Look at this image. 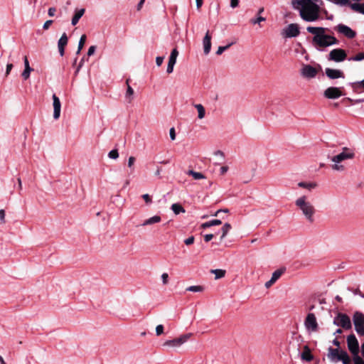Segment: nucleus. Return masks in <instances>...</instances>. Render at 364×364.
I'll return each instance as SVG.
<instances>
[{
	"instance_id": "36",
	"label": "nucleus",
	"mask_w": 364,
	"mask_h": 364,
	"mask_svg": "<svg viewBox=\"0 0 364 364\" xmlns=\"http://www.w3.org/2000/svg\"><path fill=\"white\" fill-rule=\"evenodd\" d=\"M232 44H233V43H230L225 46H219L218 48V50L216 51V54L218 55H221L225 50H226L228 48H229Z\"/></svg>"
},
{
	"instance_id": "18",
	"label": "nucleus",
	"mask_w": 364,
	"mask_h": 364,
	"mask_svg": "<svg viewBox=\"0 0 364 364\" xmlns=\"http://www.w3.org/2000/svg\"><path fill=\"white\" fill-rule=\"evenodd\" d=\"M68 36L65 33H63L58 42V51L60 56H63L65 53V47L68 44Z\"/></svg>"
},
{
	"instance_id": "50",
	"label": "nucleus",
	"mask_w": 364,
	"mask_h": 364,
	"mask_svg": "<svg viewBox=\"0 0 364 364\" xmlns=\"http://www.w3.org/2000/svg\"><path fill=\"white\" fill-rule=\"evenodd\" d=\"M95 50H96V46H90L89 48V49H88V51H87V55L88 56L92 55L95 53Z\"/></svg>"
},
{
	"instance_id": "7",
	"label": "nucleus",
	"mask_w": 364,
	"mask_h": 364,
	"mask_svg": "<svg viewBox=\"0 0 364 364\" xmlns=\"http://www.w3.org/2000/svg\"><path fill=\"white\" fill-rule=\"evenodd\" d=\"M353 321L358 334L364 335V314L360 311H356L353 314Z\"/></svg>"
},
{
	"instance_id": "32",
	"label": "nucleus",
	"mask_w": 364,
	"mask_h": 364,
	"mask_svg": "<svg viewBox=\"0 0 364 364\" xmlns=\"http://www.w3.org/2000/svg\"><path fill=\"white\" fill-rule=\"evenodd\" d=\"M348 6H350V8L353 11H357V12H359V13L363 12V9H362V6L360 4H357V3L351 4L350 2V4H348Z\"/></svg>"
},
{
	"instance_id": "38",
	"label": "nucleus",
	"mask_w": 364,
	"mask_h": 364,
	"mask_svg": "<svg viewBox=\"0 0 364 364\" xmlns=\"http://www.w3.org/2000/svg\"><path fill=\"white\" fill-rule=\"evenodd\" d=\"M108 156L110 159H117L119 157V153L117 149L111 150L108 154Z\"/></svg>"
},
{
	"instance_id": "3",
	"label": "nucleus",
	"mask_w": 364,
	"mask_h": 364,
	"mask_svg": "<svg viewBox=\"0 0 364 364\" xmlns=\"http://www.w3.org/2000/svg\"><path fill=\"white\" fill-rule=\"evenodd\" d=\"M355 156V153L353 149L348 147H343L342 152L331 157V161L334 163L332 165V168L334 171H343L345 167L341 164L343 161L347 159H352Z\"/></svg>"
},
{
	"instance_id": "28",
	"label": "nucleus",
	"mask_w": 364,
	"mask_h": 364,
	"mask_svg": "<svg viewBox=\"0 0 364 364\" xmlns=\"http://www.w3.org/2000/svg\"><path fill=\"white\" fill-rule=\"evenodd\" d=\"M210 272L212 274H215V278L216 279L223 278L225 275V270L220 269H212V270H210Z\"/></svg>"
},
{
	"instance_id": "54",
	"label": "nucleus",
	"mask_w": 364,
	"mask_h": 364,
	"mask_svg": "<svg viewBox=\"0 0 364 364\" xmlns=\"http://www.w3.org/2000/svg\"><path fill=\"white\" fill-rule=\"evenodd\" d=\"M174 65L168 63L166 72L168 74H171L173 71Z\"/></svg>"
},
{
	"instance_id": "5",
	"label": "nucleus",
	"mask_w": 364,
	"mask_h": 364,
	"mask_svg": "<svg viewBox=\"0 0 364 364\" xmlns=\"http://www.w3.org/2000/svg\"><path fill=\"white\" fill-rule=\"evenodd\" d=\"M327 357L333 363L341 361L343 364H351V360L348 353L341 348L329 347L328 348Z\"/></svg>"
},
{
	"instance_id": "35",
	"label": "nucleus",
	"mask_w": 364,
	"mask_h": 364,
	"mask_svg": "<svg viewBox=\"0 0 364 364\" xmlns=\"http://www.w3.org/2000/svg\"><path fill=\"white\" fill-rule=\"evenodd\" d=\"M364 60V53H359L355 56L350 57L348 58V60L351 61H360Z\"/></svg>"
},
{
	"instance_id": "40",
	"label": "nucleus",
	"mask_w": 364,
	"mask_h": 364,
	"mask_svg": "<svg viewBox=\"0 0 364 364\" xmlns=\"http://www.w3.org/2000/svg\"><path fill=\"white\" fill-rule=\"evenodd\" d=\"M264 21H265V18H264L262 16H258L257 18H252L250 20V22L252 24H256V23H259L260 22Z\"/></svg>"
},
{
	"instance_id": "51",
	"label": "nucleus",
	"mask_w": 364,
	"mask_h": 364,
	"mask_svg": "<svg viewBox=\"0 0 364 364\" xmlns=\"http://www.w3.org/2000/svg\"><path fill=\"white\" fill-rule=\"evenodd\" d=\"M210 223L211 227L214 226V225H219L222 224V221L220 220H218V219L210 220Z\"/></svg>"
},
{
	"instance_id": "25",
	"label": "nucleus",
	"mask_w": 364,
	"mask_h": 364,
	"mask_svg": "<svg viewBox=\"0 0 364 364\" xmlns=\"http://www.w3.org/2000/svg\"><path fill=\"white\" fill-rule=\"evenodd\" d=\"M195 108L198 111V119H201L204 118L205 115V110L204 107L201 104H196L194 105Z\"/></svg>"
},
{
	"instance_id": "34",
	"label": "nucleus",
	"mask_w": 364,
	"mask_h": 364,
	"mask_svg": "<svg viewBox=\"0 0 364 364\" xmlns=\"http://www.w3.org/2000/svg\"><path fill=\"white\" fill-rule=\"evenodd\" d=\"M285 269H279L274 271L272 273V277L274 278V279H279V278L282 276V274L284 272Z\"/></svg>"
},
{
	"instance_id": "30",
	"label": "nucleus",
	"mask_w": 364,
	"mask_h": 364,
	"mask_svg": "<svg viewBox=\"0 0 364 364\" xmlns=\"http://www.w3.org/2000/svg\"><path fill=\"white\" fill-rule=\"evenodd\" d=\"M298 186L301 188H306L311 190L316 187V184L315 183H306V182H299Z\"/></svg>"
},
{
	"instance_id": "58",
	"label": "nucleus",
	"mask_w": 364,
	"mask_h": 364,
	"mask_svg": "<svg viewBox=\"0 0 364 364\" xmlns=\"http://www.w3.org/2000/svg\"><path fill=\"white\" fill-rule=\"evenodd\" d=\"M178 55V51L177 50V48H173L171 53V55L170 56H172V57H176L177 58Z\"/></svg>"
},
{
	"instance_id": "27",
	"label": "nucleus",
	"mask_w": 364,
	"mask_h": 364,
	"mask_svg": "<svg viewBox=\"0 0 364 364\" xmlns=\"http://www.w3.org/2000/svg\"><path fill=\"white\" fill-rule=\"evenodd\" d=\"M187 174L189 175V176H193V178L196 180H199V179H203V178H205V176L200 173V172H196V171H194L193 170H189L188 172H187Z\"/></svg>"
},
{
	"instance_id": "2",
	"label": "nucleus",
	"mask_w": 364,
	"mask_h": 364,
	"mask_svg": "<svg viewBox=\"0 0 364 364\" xmlns=\"http://www.w3.org/2000/svg\"><path fill=\"white\" fill-rule=\"evenodd\" d=\"M306 30L314 34L313 43L319 47H328L338 44V40L330 35L326 34V28L323 27L308 26Z\"/></svg>"
},
{
	"instance_id": "24",
	"label": "nucleus",
	"mask_w": 364,
	"mask_h": 364,
	"mask_svg": "<svg viewBox=\"0 0 364 364\" xmlns=\"http://www.w3.org/2000/svg\"><path fill=\"white\" fill-rule=\"evenodd\" d=\"M171 209L172 210V211L176 215H178L180 213H183L186 212V210L183 208V207L181 204H179V203H173V204H172V205L171 207Z\"/></svg>"
},
{
	"instance_id": "26",
	"label": "nucleus",
	"mask_w": 364,
	"mask_h": 364,
	"mask_svg": "<svg viewBox=\"0 0 364 364\" xmlns=\"http://www.w3.org/2000/svg\"><path fill=\"white\" fill-rule=\"evenodd\" d=\"M350 85L355 92H358L360 89L364 88V79L361 81L352 82Z\"/></svg>"
},
{
	"instance_id": "29",
	"label": "nucleus",
	"mask_w": 364,
	"mask_h": 364,
	"mask_svg": "<svg viewBox=\"0 0 364 364\" xmlns=\"http://www.w3.org/2000/svg\"><path fill=\"white\" fill-rule=\"evenodd\" d=\"M231 228L232 227L229 223H225L223 226V228H221L222 235L220 237V240H223L225 237L228 232L230 230Z\"/></svg>"
},
{
	"instance_id": "42",
	"label": "nucleus",
	"mask_w": 364,
	"mask_h": 364,
	"mask_svg": "<svg viewBox=\"0 0 364 364\" xmlns=\"http://www.w3.org/2000/svg\"><path fill=\"white\" fill-rule=\"evenodd\" d=\"M142 198L145 200L146 204H150L152 202L151 198L148 193L142 195Z\"/></svg>"
},
{
	"instance_id": "20",
	"label": "nucleus",
	"mask_w": 364,
	"mask_h": 364,
	"mask_svg": "<svg viewBox=\"0 0 364 364\" xmlns=\"http://www.w3.org/2000/svg\"><path fill=\"white\" fill-rule=\"evenodd\" d=\"M23 63H24V70L23 71L21 76L25 80H26L29 78L30 74L33 71V68H31L29 65V62H28L27 56H24Z\"/></svg>"
},
{
	"instance_id": "57",
	"label": "nucleus",
	"mask_w": 364,
	"mask_h": 364,
	"mask_svg": "<svg viewBox=\"0 0 364 364\" xmlns=\"http://www.w3.org/2000/svg\"><path fill=\"white\" fill-rule=\"evenodd\" d=\"M176 59H177V58H176V57L169 56L168 63L173 64L175 65V64L176 63Z\"/></svg>"
},
{
	"instance_id": "19",
	"label": "nucleus",
	"mask_w": 364,
	"mask_h": 364,
	"mask_svg": "<svg viewBox=\"0 0 364 364\" xmlns=\"http://www.w3.org/2000/svg\"><path fill=\"white\" fill-rule=\"evenodd\" d=\"M203 44L204 53L205 55H208L211 49V36L209 33V31H207V33H205V36L203 40Z\"/></svg>"
},
{
	"instance_id": "64",
	"label": "nucleus",
	"mask_w": 364,
	"mask_h": 364,
	"mask_svg": "<svg viewBox=\"0 0 364 364\" xmlns=\"http://www.w3.org/2000/svg\"><path fill=\"white\" fill-rule=\"evenodd\" d=\"M197 9H200L203 4V0H196Z\"/></svg>"
},
{
	"instance_id": "59",
	"label": "nucleus",
	"mask_w": 364,
	"mask_h": 364,
	"mask_svg": "<svg viewBox=\"0 0 364 364\" xmlns=\"http://www.w3.org/2000/svg\"><path fill=\"white\" fill-rule=\"evenodd\" d=\"M145 2V0H140L139 2L138 3L137 6H136V9L137 11H140L144 5Z\"/></svg>"
},
{
	"instance_id": "60",
	"label": "nucleus",
	"mask_w": 364,
	"mask_h": 364,
	"mask_svg": "<svg viewBox=\"0 0 364 364\" xmlns=\"http://www.w3.org/2000/svg\"><path fill=\"white\" fill-rule=\"evenodd\" d=\"M84 60H85V58H82L79 63V65L78 67L77 68V70L75 71V75H77L80 70V69L82 68V65H83V63H84Z\"/></svg>"
},
{
	"instance_id": "31",
	"label": "nucleus",
	"mask_w": 364,
	"mask_h": 364,
	"mask_svg": "<svg viewBox=\"0 0 364 364\" xmlns=\"http://www.w3.org/2000/svg\"><path fill=\"white\" fill-rule=\"evenodd\" d=\"M129 79H127L126 81V83L127 85V92H126V97L129 98V102H131L132 100L131 98V96H132L134 95V90L129 85Z\"/></svg>"
},
{
	"instance_id": "9",
	"label": "nucleus",
	"mask_w": 364,
	"mask_h": 364,
	"mask_svg": "<svg viewBox=\"0 0 364 364\" xmlns=\"http://www.w3.org/2000/svg\"><path fill=\"white\" fill-rule=\"evenodd\" d=\"M346 52L341 48H335L330 51L328 57V60L340 63L346 60Z\"/></svg>"
},
{
	"instance_id": "48",
	"label": "nucleus",
	"mask_w": 364,
	"mask_h": 364,
	"mask_svg": "<svg viewBox=\"0 0 364 364\" xmlns=\"http://www.w3.org/2000/svg\"><path fill=\"white\" fill-rule=\"evenodd\" d=\"M169 135L171 140L176 139V132L173 127L171 128L169 130Z\"/></svg>"
},
{
	"instance_id": "23",
	"label": "nucleus",
	"mask_w": 364,
	"mask_h": 364,
	"mask_svg": "<svg viewBox=\"0 0 364 364\" xmlns=\"http://www.w3.org/2000/svg\"><path fill=\"white\" fill-rule=\"evenodd\" d=\"M161 218L160 216L154 215L153 217H151L149 219L145 220L144 221V223L141 224V225L142 226L150 225L152 224L158 223L161 222Z\"/></svg>"
},
{
	"instance_id": "15",
	"label": "nucleus",
	"mask_w": 364,
	"mask_h": 364,
	"mask_svg": "<svg viewBox=\"0 0 364 364\" xmlns=\"http://www.w3.org/2000/svg\"><path fill=\"white\" fill-rule=\"evenodd\" d=\"M342 95L340 88L336 87H330L324 91V97L328 99H337Z\"/></svg>"
},
{
	"instance_id": "61",
	"label": "nucleus",
	"mask_w": 364,
	"mask_h": 364,
	"mask_svg": "<svg viewBox=\"0 0 364 364\" xmlns=\"http://www.w3.org/2000/svg\"><path fill=\"white\" fill-rule=\"evenodd\" d=\"M228 170V166H222L220 168V173L221 174H225Z\"/></svg>"
},
{
	"instance_id": "62",
	"label": "nucleus",
	"mask_w": 364,
	"mask_h": 364,
	"mask_svg": "<svg viewBox=\"0 0 364 364\" xmlns=\"http://www.w3.org/2000/svg\"><path fill=\"white\" fill-rule=\"evenodd\" d=\"M333 344L334 346H336L337 348H340V342L338 341L337 338H335L333 341Z\"/></svg>"
},
{
	"instance_id": "13",
	"label": "nucleus",
	"mask_w": 364,
	"mask_h": 364,
	"mask_svg": "<svg viewBox=\"0 0 364 364\" xmlns=\"http://www.w3.org/2000/svg\"><path fill=\"white\" fill-rule=\"evenodd\" d=\"M317 73L318 70L311 65H304L301 70V75L305 78H314Z\"/></svg>"
},
{
	"instance_id": "55",
	"label": "nucleus",
	"mask_w": 364,
	"mask_h": 364,
	"mask_svg": "<svg viewBox=\"0 0 364 364\" xmlns=\"http://www.w3.org/2000/svg\"><path fill=\"white\" fill-rule=\"evenodd\" d=\"M239 0H230V6L232 8H236L238 6Z\"/></svg>"
},
{
	"instance_id": "6",
	"label": "nucleus",
	"mask_w": 364,
	"mask_h": 364,
	"mask_svg": "<svg viewBox=\"0 0 364 364\" xmlns=\"http://www.w3.org/2000/svg\"><path fill=\"white\" fill-rule=\"evenodd\" d=\"M333 324L343 328L345 330H349L352 328V323L350 317L343 313H338L333 319Z\"/></svg>"
},
{
	"instance_id": "41",
	"label": "nucleus",
	"mask_w": 364,
	"mask_h": 364,
	"mask_svg": "<svg viewBox=\"0 0 364 364\" xmlns=\"http://www.w3.org/2000/svg\"><path fill=\"white\" fill-rule=\"evenodd\" d=\"M164 333V326L161 324L158 325L156 327V333L157 336H160Z\"/></svg>"
},
{
	"instance_id": "12",
	"label": "nucleus",
	"mask_w": 364,
	"mask_h": 364,
	"mask_svg": "<svg viewBox=\"0 0 364 364\" xmlns=\"http://www.w3.org/2000/svg\"><path fill=\"white\" fill-rule=\"evenodd\" d=\"M304 325L308 330H311L312 331H316L318 330L316 318L313 313L308 314L304 321Z\"/></svg>"
},
{
	"instance_id": "44",
	"label": "nucleus",
	"mask_w": 364,
	"mask_h": 364,
	"mask_svg": "<svg viewBox=\"0 0 364 364\" xmlns=\"http://www.w3.org/2000/svg\"><path fill=\"white\" fill-rule=\"evenodd\" d=\"M161 279L164 284H167L168 282V274L167 273H163L161 274Z\"/></svg>"
},
{
	"instance_id": "33",
	"label": "nucleus",
	"mask_w": 364,
	"mask_h": 364,
	"mask_svg": "<svg viewBox=\"0 0 364 364\" xmlns=\"http://www.w3.org/2000/svg\"><path fill=\"white\" fill-rule=\"evenodd\" d=\"M204 289L202 286H190L186 289V291H193V292H200L203 291Z\"/></svg>"
},
{
	"instance_id": "4",
	"label": "nucleus",
	"mask_w": 364,
	"mask_h": 364,
	"mask_svg": "<svg viewBox=\"0 0 364 364\" xmlns=\"http://www.w3.org/2000/svg\"><path fill=\"white\" fill-rule=\"evenodd\" d=\"M295 205L301 210L303 215L309 222H314V215L316 210L314 205L307 200L306 196H303L297 198L295 201Z\"/></svg>"
},
{
	"instance_id": "52",
	"label": "nucleus",
	"mask_w": 364,
	"mask_h": 364,
	"mask_svg": "<svg viewBox=\"0 0 364 364\" xmlns=\"http://www.w3.org/2000/svg\"><path fill=\"white\" fill-rule=\"evenodd\" d=\"M215 235L214 234H206L204 235V240L208 242L210 241L213 237Z\"/></svg>"
},
{
	"instance_id": "45",
	"label": "nucleus",
	"mask_w": 364,
	"mask_h": 364,
	"mask_svg": "<svg viewBox=\"0 0 364 364\" xmlns=\"http://www.w3.org/2000/svg\"><path fill=\"white\" fill-rule=\"evenodd\" d=\"M56 9L55 7H50L48 10V15L50 17H53L55 15Z\"/></svg>"
},
{
	"instance_id": "63",
	"label": "nucleus",
	"mask_w": 364,
	"mask_h": 364,
	"mask_svg": "<svg viewBox=\"0 0 364 364\" xmlns=\"http://www.w3.org/2000/svg\"><path fill=\"white\" fill-rule=\"evenodd\" d=\"M211 227L210 221L204 223L201 225V228H208Z\"/></svg>"
},
{
	"instance_id": "11",
	"label": "nucleus",
	"mask_w": 364,
	"mask_h": 364,
	"mask_svg": "<svg viewBox=\"0 0 364 364\" xmlns=\"http://www.w3.org/2000/svg\"><path fill=\"white\" fill-rule=\"evenodd\" d=\"M347 345L348 348L352 355L358 354L359 343L354 334H350L347 337Z\"/></svg>"
},
{
	"instance_id": "8",
	"label": "nucleus",
	"mask_w": 364,
	"mask_h": 364,
	"mask_svg": "<svg viewBox=\"0 0 364 364\" xmlns=\"http://www.w3.org/2000/svg\"><path fill=\"white\" fill-rule=\"evenodd\" d=\"M191 336V333L183 334L178 338L166 341V342H164V346H168L172 348L179 347L182 344L186 343Z\"/></svg>"
},
{
	"instance_id": "16",
	"label": "nucleus",
	"mask_w": 364,
	"mask_h": 364,
	"mask_svg": "<svg viewBox=\"0 0 364 364\" xmlns=\"http://www.w3.org/2000/svg\"><path fill=\"white\" fill-rule=\"evenodd\" d=\"M52 97L53 101V118L58 119L60 116L61 103L60 99L55 94H53Z\"/></svg>"
},
{
	"instance_id": "46",
	"label": "nucleus",
	"mask_w": 364,
	"mask_h": 364,
	"mask_svg": "<svg viewBox=\"0 0 364 364\" xmlns=\"http://www.w3.org/2000/svg\"><path fill=\"white\" fill-rule=\"evenodd\" d=\"M164 56H158L156 58V63L157 66H161L164 62Z\"/></svg>"
},
{
	"instance_id": "53",
	"label": "nucleus",
	"mask_w": 364,
	"mask_h": 364,
	"mask_svg": "<svg viewBox=\"0 0 364 364\" xmlns=\"http://www.w3.org/2000/svg\"><path fill=\"white\" fill-rule=\"evenodd\" d=\"M0 222L1 223H5V211L0 210Z\"/></svg>"
},
{
	"instance_id": "49",
	"label": "nucleus",
	"mask_w": 364,
	"mask_h": 364,
	"mask_svg": "<svg viewBox=\"0 0 364 364\" xmlns=\"http://www.w3.org/2000/svg\"><path fill=\"white\" fill-rule=\"evenodd\" d=\"M53 20H48L46 21L43 26V28L45 29V30H47L49 28V27L51 26V24L53 23Z\"/></svg>"
},
{
	"instance_id": "17",
	"label": "nucleus",
	"mask_w": 364,
	"mask_h": 364,
	"mask_svg": "<svg viewBox=\"0 0 364 364\" xmlns=\"http://www.w3.org/2000/svg\"><path fill=\"white\" fill-rule=\"evenodd\" d=\"M325 73L326 76L331 80L344 78L345 77L344 73L341 70L329 68H326Z\"/></svg>"
},
{
	"instance_id": "14",
	"label": "nucleus",
	"mask_w": 364,
	"mask_h": 364,
	"mask_svg": "<svg viewBox=\"0 0 364 364\" xmlns=\"http://www.w3.org/2000/svg\"><path fill=\"white\" fill-rule=\"evenodd\" d=\"M336 30L338 33L344 35L348 38H353L356 36V33L354 31L344 24H338L336 26Z\"/></svg>"
},
{
	"instance_id": "1",
	"label": "nucleus",
	"mask_w": 364,
	"mask_h": 364,
	"mask_svg": "<svg viewBox=\"0 0 364 364\" xmlns=\"http://www.w3.org/2000/svg\"><path fill=\"white\" fill-rule=\"evenodd\" d=\"M292 5L299 11L301 18L306 22H314L320 18V7L312 0H293Z\"/></svg>"
},
{
	"instance_id": "56",
	"label": "nucleus",
	"mask_w": 364,
	"mask_h": 364,
	"mask_svg": "<svg viewBox=\"0 0 364 364\" xmlns=\"http://www.w3.org/2000/svg\"><path fill=\"white\" fill-rule=\"evenodd\" d=\"M13 68V64L12 63H8L7 65H6V75H8L11 69Z\"/></svg>"
},
{
	"instance_id": "37",
	"label": "nucleus",
	"mask_w": 364,
	"mask_h": 364,
	"mask_svg": "<svg viewBox=\"0 0 364 364\" xmlns=\"http://www.w3.org/2000/svg\"><path fill=\"white\" fill-rule=\"evenodd\" d=\"M353 360L354 364H364V360L358 354L353 355Z\"/></svg>"
},
{
	"instance_id": "39",
	"label": "nucleus",
	"mask_w": 364,
	"mask_h": 364,
	"mask_svg": "<svg viewBox=\"0 0 364 364\" xmlns=\"http://www.w3.org/2000/svg\"><path fill=\"white\" fill-rule=\"evenodd\" d=\"M86 41V36L85 35H82L80 38V41H79V43H78V48H80V50H82L84 45H85V43Z\"/></svg>"
},
{
	"instance_id": "22",
	"label": "nucleus",
	"mask_w": 364,
	"mask_h": 364,
	"mask_svg": "<svg viewBox=\"0 0 364 364\" xmlns=\"http://www.w3.org/2000/svg\"><path fill=\"white\" fill-rule=\"evenodd\" d=\"M85 9H78V10H76L75 12V14L72 18V21H71V23L73 26H75L80 18L83 16V14H85Z\"/></svg>"
},
{
	"instance_id": "43",
	"label": "nucleus",
	"mask_w": 364,
	"mask_h": 364,
	"mask_svg": "<svg viewBox=\"0 0 364 364\" xmlns=\"http://www.w3.org/2000/svg\"><path fill=\"white\" fill-rule=\"evenodd\" d=\"M194 240H195L194 236H191L184 240V243L186 245H191L194 242Z\"/></svg>"
},
{
	"instance_id": "47",
	"label": "nucleus",
	"mask_w": 364,
	"mask_h": 364,
	"mask_svg": "<svg viewBox=\"0 0 364 364\" xmlns=\"http://www.w3.org/2000/svg\"><path fill=\"white\" fill-rule=\"evenodd\" d=\"M136 161V159L135 157L134 156H130L128 159V166L132 168L134 166V164Z\"/></svg>"
},
{
	"instance_id": "21",
	"label": "nucleus",
	"mask_w": 364,
	"mask_h": 364,
	"mask_svg": "<svg viewBox=\"0 0 364 364\" xmlns=\"http://www.w3.org/2000/svg\"><path fill=\"white\" fill-rule=\"evenodd\" d=\"M301 359L306 361H311L314 359V356L311 353V350L308 346H305L304 351L301 355Z\"/></svg>"
},
{
	"instance_id": "10",
	"label": "nucleus",
	"mask_w": 364,
	"mask_h": 364,
	"mask_svg": "<svg viewBox=\"0 0 364 364\" xmlns=\"http://www.w3.org/2000/svg\"><path fill=\"white\" fill-rule=\"evenodd\" d=\"M299 33V27L296 23H290L282 31L284 38H294L298 36Z\"/></svg>"
}]
</instances>
